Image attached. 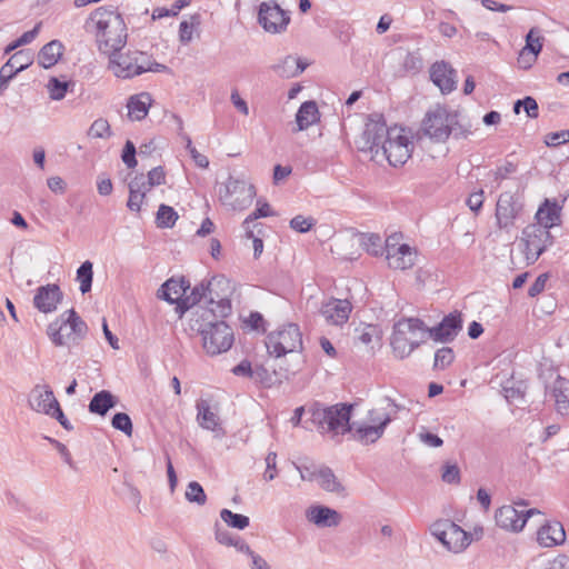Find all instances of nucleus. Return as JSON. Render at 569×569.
Masks as SVG:
<instances>
[{
	"label": "nucleus",
	"instance_id": "nucleus-30",
	"mask_svg": "<svg viewBox=\"0 0 569 569\" xmlns=\"http://www.w3.org/2000/svg\"><path fill=\"white\" fill-rule=\"evenodd\" d=\"M537 222L535 226H542L549 231L550 228L560 222V207L556 201L546 199L536 213Z\"/></svg>",
	"mask_w": 569,
	"mask_h": 569
},
{
	"label": "nucleus",
	"instance_id": "nucleus-54",
	"mask_svg": "<svg viewBox=\"0 0 569 569\" xmlns=\"http://www.w3.org/2000/svg\"><path fill=\"white\" fill-rule=\"evenodd\" d=\"M243 323L252 330L266 331V321L259 312H250V315L243 319Z\"/></svg>",
	"mask_w": 569,
	"mask_h": 569
},
{
	"label": "nucleus",
	"instance_id": "nucleus-22",
	"mask_svg": "<svg viewBox=\"0 0 569 569\" xmlns=\"http://www.w3.org/2000/svg\"><path fill=\"white\" fill-rule=\"evenodd\" d=\"M29 406L38 413L50 416L59 402L56 399L53 391L47 385H37L33 387L29 395Z\"/></svg>",
	"mask_w": 569,
	"mask_h": 569
},
{
	"label": "nucleus",
	"instance_id": "nucleus-28",
	"mask_svg": "<svg viewBox=\"0 0 569 569\" xmlns=\"http://www.w3.org/2000/svg\"><path fill=\"white\" fill-rule=\"evenodd\" d=\"M152 103V97L149 92L133 94L128 99V118L132 121L144 119Z\"/></svg>",
	"mask_w": 569,
	"mask_h": 569
},
{
	"label": "nucleus",
	"instance_id": "nucleus-21",
	"mask_svg": "<svg viewBox=\"0 0 569 569\" xmlns=\"http://www.w3.org/2000/svg\"><path fill=\"white\" fill-rule=\"evenodd\" d=\"M221 318L218 316L216 306H196L190 313L189 328L192 332L202 335L203 331H208L209 327L219 323Z\"/></svg>",
	"mask_w": 569,
	"mask_h": 569
},
{
	"label": "nucleus",
	"instance_id": "nucleus-32",
	"mask_svg": "<svg viewBox=\"0 0 569 569\" xmlns=\"http://www.w3.org/2000/svg\"><path fill=\"white\" fill-rule=\"evenodd\" d=\"M551 393L557 412L562 416L569 415V380L558 377L551 386Z\"/></svg>",
	"mask_w": 569,
	"mask_h": 569
},
{
	"label": "nucleus",
	"instance_id": "nucleus-7",
	"mask_svg": "<svg viewBox=\"0 0 569 569\" xmlns=\"http://www.w3.org/2000/svg\"><path fill=\"white\" fill-rule=\"evenodd\" d=\"M229 287V282L223 278H212L207 284H199L194 287L190 296L186 295L182 300L183 313L189 309H193L196 306H200V302L204 300L203 306H216L218 316L227 317L231 311L230 299L226 295H220L219 289Z\"/></svg>",
	"mask_w": 569,
	"mask_h": 569
},
{
	"label": "nucleus",
	"instance_id": "nucleus-45",
	"mask_svg": "<svg viewBox=\"0 0 569 569\" xmlns=\"http://www.w3.org/2000/svg\"><path fill=\"white\" fill-rule=\"evenodd\" d=\"M541 37H539L538 30L532 28L526 37L525 47V50H529L531 54L529 64L536 61L538 53L541 51Z\"/></svg>",
	"mask_w": 569,
	"mask_h": 569
},
{
	"label": "nucleus",
	"instance_id": "nucleus-16",
	"mask_svg": "<svg viewBox=\"0 0 569 569\" xmlns=\"http://www.w3.org/2000/svg\"><path fill=\"white\" fill-rule=\"evenodd\" d=\"M390 128L380 119L370 118L365 126L361 136L362 146L361 150L372 153V159L377 160L378 154L382 149V143L386 138H389Z\"/></svg>",
	"mask_w": 569,
	"mask_h": 569
},
{
	"label": "nucleus",
	"instance_id": "nucleus-36",
	"mask_svg": "<svg viewBox=\"0 0 569 569\" xmlns=\"http://www.w3.org/2000/svg\"><path fill=\"white\" fill-rule=\"evenodd\" d=\"M306 67L307 64L303 63L300 59L287 56L279 63L274 64L272 69L279 77L283 79H290L302 73Z\"/></svg>",
	"mask_w": 569,
	"mask_h": 569
},
{
	"label": "nucleus",
	"instance_id": "nucleus-55",
	"mask_svg": "<svg viewBox=\"0 0 569 569\" xmlns=\"http://www.w3.org/2000/svg\"><path fill=\"white\" fill-rule=\"evenodd\" d=\"M267 469L263 473L266 481H271L277 477V453L269 452L266 457Z\"/></svg>",
	"mask_w": 569,
	"mask_h": 569
},
{
	"label": "nucleus",
	"instance_id": "nucleus-33",
	"mask_svg": "<svg viewBox=\"0 0 569 569\" xmlns=\"http://www.w3.org/2000/svg\"><path fill=\"white\" fill-rule=\"evenodd\" d=\"M149 190L144 188L143 174H137L129 182V199L127 207L133 212H139L143 204L146 194Z\"/></svg>",
	"mask_w": 569,
	"mask_h": 569
},
{
	"label": "nucleus",
	"instance_id": "nucleus-18",
	"mask_svg": "<svg viewBox=\"0 0 569 569\" xmlns=\"http://www.w3.org/2000/svg\"><path fill=\"white\" fill-rule=\"evenodd\" d=\"M522 211V203L519 198L511 192H503L499 196L496 204V219L500 229H507L513 226L515 220Z\"/></svg>",
	"mask_w": 569,
	"mask_h": 569
},
{
	"label": "nucleus",
	"instance_id": "nucleus-14",
	"mask_svg": "<svg viewBox=\"0 0 569 569\" xmlns=\"http://www.w3.org/2000/svg\"><path fill=\"white\" fill-rule=\"evenodd\" d=\"M201 336L202 347L210 356L228 351L233 343L232 329L224 321H220L219 323L209 327V330L203 331Z\"/></svg>",
	"mask_w": 569,
	"mask_h": 569
},
{
	"label": "nucleus",
	"instance_id": "nucleus-35",
	"mask_svg": "<svg viewBox=\"0 0 569 569\" xmlns=\"http://www.w3.org/2000/svg\"><path fill=\"white\" fill-rule=\"evenodd\" d=\"M63 52V44L59 40H52L49 43L44 44L38 53V63L49 69L53 67L59 59L61 58Z\"/></svg>",
	"mask_w": 569,
	"mask_h": 569
},
{
	"label": "nucleus",
	"instance_id": "nucleus-20",
	"mask_svg": "<svg viewBox=\"0 0 569 569\" xmlns=\"http://www.w3.org/2000/svg\"><path fill=\"white\" fill-rule=\"evenodd\" d=\"M461 327V313L455 311L446 316L438 326L428 328V337L435 341L449 342L456 338Z\"/></svg>",
	"mask_w": 569,
	"mask_h": 569
},
{
	"label": "nucleus",
	"instance_id": "nucleus-9",
	"mask_svg": "<svg viewBox=\"0 0 569 569\" xmlns=\"http://www.w3.org/2000/svg\"><path fill=\"white\" fill-rule=\"evenodd\" d=\"M268 353L280 358L302 350V335L295 323L284 325L271 331L266 339Z\"/></svg>",
	"mask_w": 569,
	"mask_h": 569
},
{
	"label": "nucleus",
	"instance_id": "nucleus-8",
	"mask_svg": "<svg viewBox=\"0 0 569 569\" xmlns=\"http://www.w3.org/2000/svg\"><path fill=\"white\" fill-rule=\"evenodd\" d=\"M415 148L411 132L401 127L390 128L389 138L382 143L381 156L390 166L402 167L411 158Z\"/></svg>",
	"mask_w": 569,
	"mask_h": 569
},
{
	"label": "nucleus",
	"instance_id": "nucleus-4",
	"mask_svg": "<svg viewBox=\"0 0 569 569\" xmlns=\"http://www.w3.org/2000/svg\"><path fill=\"white\" fill-rule=\"evenodd\" d=\"M108 61V69L119 79H132L146 72H164L167 66L156 62L150 54L140 50L114 51Z\"/></svg>",
	"mask_w": 569,
	"mask_h": 569
},
{
	"label": "nucleus",
	"instance_id": "nucleus-15",
	"mask_svg": "<svg viewBox=\"0 0 569 569\" xmlns=\"http://www.w3.org/2000/svg\"><path fill=\"white\" fill-rule=\"evenodd\" d=\"M258 21L269 33H282L287 30L290 16L276 1L262 2L259 6Z\"/></svg>",
	"mask_w": 569,
	"mask_h": 569
},
{
	"label": "nucleus",
	"instance_id": "nucleus-50",
	"mask_svg": "<svg viewBox=\"0 0 569 569\" xmlns=\"http://www.w3.org/2000/svg\"><path fill=\"white\" fill-rule=\"evenodd\" d=\"M453 351L449 347H443L437 350L435 355L433 368L437 370H443L453 361Z\"/></svg>",
	"mask_w": 569,
	"mask_h": 569
},
{
	"label": "nucleus",
	"instance_id": "nucleus-12",
	"mask_svg": "<svg viewBox=\"0 0 569 569\" xmlns=\"http://www.w3.org/2000/svg\"><path fill=\"white\" fill-rule=\"evenodd\" d=\"M552 242L550 231L542 226L528 224L521 232L518 249L527 266L535 263Z\"/></svg>",
	"mask_w": 569,
	"mask_h": 569
},
{
	"label": "nucleus",
	"instance_id": "nucleus-11",
	"mask_svg": "<svg viewBox=\"0 0 569 569\" xmlns=\"http://www.w3.org/2000/svg\"><path fill=\"white\" fill-rule=\"evenodd\" d=\"M256 197V188L244 179L229 177L219 188V199L223 206L234 211L248 208Z\"/></svg>",
	"mask_w": 569,
	"mask_h": 569
},
{
	"label": "nucleus",
	"instance_id": "nucleus-1",
	"mask_svg": "<svg viewBox=\"0 0 569 569\" xmlns=\"http://www.w3.org/2000/svg\"><path fill=\"white\" fill-rule=\"evenodd\" d=\"M352 406L336 405L332 407H313L311 421L320 432L333 436L351 432L352 438L361 443L369 445L378 441L385 431L367 422L350 423Z\"/></svg>",
	"mask_w": 569,
	"mask_h": 569
},
{
	"label": "nucleus",
	"instance_id": "nucleus-23",
	"mask_svg": "<svg viewBox=\"0 0 569 569\" xmlns=\"http://www.w3.org/2000/svg\"><path fill=\"white\" fill-rule=\"evenodd\" d=\"M430 78L442 93H450L457 86V71L447 62H435L430 68Z\"/></svg>",
	"mask_w": 569,
	"mask_h": 569
},
{
	"label": "nucleus",
	"instance_id": "nucleus-6",
	"mask_svg": "<svg viewBox=\"0 0 569 569\" xmlns=\"http://www.w3.org/2000/svg\"><path fill=\"white\" fill-rule=\"evenodd\" d=\"M428 327L418 318H402L393 326L391 347L397 358L403 359L426 341Z\"/></svg>",
	"mask_w": 569,
	"mask_h": 569
},
{
	"label": "nucleus",
	"instance_id": "nucleus-62",
	"mask_svg": "<svg viewBox=\"0 0 569 569\" xmlns=\"http://www.w3.org/2000/svg\"><path fill=\"white\" fill-rule=\"evenodd\" d=\"M483 203V191L471 193L467 199V204L473 212H478Z\"/></svg>",
	"mask_w": 569,
	"mask_h": 569
},
{
	"label": "nucleus",
	"instance_id": "nucleus-61",
	"mask_svg": "<svg viewBox=\"0 0 569 569\" xmlns=\"http://www.w3.org/2000/svg\"><path fill=\"white\" fill-rule=\"evenodd\" d=\"M547 280H548V276L547 274H540L535 280V282L530 286V288L528 290V295L530 297H536L539 293H541L545 290Z\"/></svg>",
	"mask_w": 569,
	"mask_h": 569
},
{
	"label": "nucleus",
	"instance_id": "nucleus-25",
	"mask_svg": "<svg viewBox=\"0 0 569 569\" xmlns=\"http://www.w3.org/2000/svg\"><path fill=\"white\" fill-rule=\"evenodd\" d=\"M190 283L184 278L167 280L160 288L158 297L169 303H177V309L183 313L182 300L186 298Z\"/></svg>",
	"mask_w": 569,
	"mask_h": 569
},
{
	"label": "nucleus",
	"instance_id": "nucleus-37",
	"mask_svg": "<svg viewBox=\"0 0 569 569\" xmlns=\"http://www.w3.org/2000/svg\"><path fill=\"white\" fill-rule=\"evenodd\" d=\"M117 403L116 397L107 390L97 392L90 403L89 411L100 416H104L109 409L113 408Z\"/></svg>",
	"mask_w": 569,
	"mask_h": 569
},
{
	"label": "nucleus",
	"instance_id": "nucleus-5",
	"mask_svg": "<svg viewBox=\"0 0 569 569\" xmlns=\"http://www.w3.org/2000/svg\"><path fill=\"white\" fill-rule=\"evenodd\" d=\"M88 332L87 323L78 316L74 309L61 313L49 323L47 335L56 347L69 350L79 346Z\"/></svg>",
	"mask_w": 569,
	"mask_h": 569
},
{
	"label": "nucleus",
	"instance_id": "nucleus-29",
	"mask_svg": "<svg viewBox=\"0 0 569 569\" xmlns=\"http://www.w3.org/2000/svg\"><path fill=\"white\" fill-rule=\"evenodd\" d=\"M196 408L197 421L201 428L210 431H217L218 429H220V418L218 416V412L211 407L208 400H198Z\"/></svg>",
	"mask_w": 569,
	"mask_h": 569
},
{
	"label": "nucleus",
	"instance_id": "nucleus-13",
	"mask_svg": "<svg viewBox=\"0 0 569 569\" xmlns=\"http://www.w3.org/2000/svg\"><path fill=\"white\" fill-rule=\"evenodd\" d=\"M397 234L390 236L386 240L387 261L390 268L395 270H408L416 264L417 250L407 243H398Z\"/></svg>",
	"mask_w": 569,
	"mask_h": 569
},
{
	"label": "nucleus",
	"instance_id": "nucleus-58",
	"mask_svg": "<svg viewBox=\"0 0 569 569\" xmlns=\"http://www.w3.org/2000/svg\"><path fill=\"white\" fill-rule=\"evenodd\" d=\"M122 161L127 164L128 168H134L137 166L136 147L131 141L126 142L122 152Z\"/></svg>",
	"mask_w": 569,
	"mask_h": 569
},
{
	"label": "nucleus",
	"instance_id": "nucleus-38",
	"mask_svg": "<svg viewBox=\"0 0 569 569\" xmlns=\"http://www.w3.org/2000/svg\"><path fill=\"white\" fill-rule=\"evenodd\" d=\"M317 481L326 491L339 493L343 490V487L329 467L321 466L318 468Z\"/></svg>",
	"mask_w": 569,
	"mask_h": 569
},
{
	"label": "nucleus",
	"instance_id": "nucleus-10",
	"mask_svg": "<svg viewBox=\"0 0 569 569\" xmlns=\"http://www.w3.org/2000/svg\"><path fill=\"white\" fill-rule=\"evenodd\" d=\"M430 533L450 552L461 553L471 543V535L449 519H440L430 526Z\"/></svg>",
	"mask_w": 569,
	"mask_h": 569
},
{
	"label": "nucleus",
	"instance_id": "nucleus-52",
	"mask_svg": "<svg viewBox=\"0 0 569 569\" xmlns=\"http://www.w3.org/2000/svg\"><path fill=\"white\" fill-rule=\"evenodd\" d=\"M316 224L312 217L298 214L290 220V228L297 232H308Z\"/></svg>",
	"mask_w": 569,
	"mask_h": 569
},
{
	"label": "nucleus",
	"instance_id": "nucleus-42",
	"mask_svg": "<svg viewBox=\"0 0 569 569\" xmlns=\"http://www.w3.org/2000/svg\"><path fill=\"white\" fill-rule=\"evenodd\" d=\"M178 219V213L172 207L161 204L157 212V224L160 228H171Z\"/></svg>",
	"mask_w": 569,
	"mask_h": 569
},
{
	"label": "nucleus",
	"instance_id": "nucleus-44",
	"mask_svg": "<svg viewBox=\"0 0 569 569\" xmlns=\"http://www.w3.org/2000/svg\"><path fill=\"white\" fill-rule=\"evenodd\" d=\"M70 86H72L71 82L60 81L57 78H51L47 84L49 97L52 100H62Z\"/></svg>",
	"mask_w": 569,
	"mask_h": 569
},
{
	"label": "nucleus",
	"instance_id": "nucleus-34",
	"mask_svg": "<svg viewBox=\"0 0 569 569\" xmlns=\"http://www.w3.org/2000/svg\"><path fill=\"white\" fill-rule=\"evenodd\" d=\"M319 120V110L315 101L303 102L296 114V131H303Z\"/></svg>",
	"mask_w": 569,
	"mask_h": 569
},
{
	"label": "nucleus",
	"instance_id": "nucleus-64",
	"mask_svg": "<svg viewBox=\"0 0 569 569\" xmlns=\"http://www.w3.org/2000/svg\"><path fill=\"white\" fill-rule=\"evenodd\" d=\"M193 28L187 22L182 21L179 26V39L182 43H189L192 40Z\"/></svg>",
	"mask_w": 569,
	"mask_h": 569
},
{
	"label": "nucleus",
	"instance_id": "nucleus-40",
	"mask_svg": "<svg viewBox=\"0 0 569 569\" xmlns=\"http://www.w3.org/2000/svg\"><path fill=\"white\" fill-rule=\"evenodd\" d=\"M221 520L229 527L243 530L249 526V518L240 513H233L229 509L220 511Z\"/></svg>",
	"mask_w": 569,
	"mask_h": 569
},
{
	"label": "nucleus",
	"instance_id": "nucleus-49",
	"mask_svg": "<svg viewBox=\"0 0 569 569\" xmlns=\"http://www.w3.org/2000/svg\"><path fill=\"white\" fill-rule=\"evenodd\" d=\"M521 107H523L529 118L536 119L538 117V103L532 97H526L522 100H517L513 104V112L519 114Z\"/></svg>",
	"mask_w": 569,
	"mask_h": 569
},
{
	"label": "nucleus",
	"instance_id": "nucleus-60",
	"mask_svg": "<svg viewBox=\"0 0 569 569\" xmlns=\"http://www.w3.org/2000/svg\"><path fill=\"white\" fill-rule=\"evenodd\" d=\"M419 439L427 446L429 447H435V448H438V447H441L443 441L441 438H439L437 435H433L431 432H428V431H421L419 432L418 435Z\"/></svg>",
	"mask_w": 569,
	"mask_h": 569
},
{
	"label": "nucleus",
	"instance_id": "nucleus-57",
	"mask_svg": "<svg viewBox=\"0 0 569 569\" xmlns=\"http://www.w3.org/2000/svg\"><path fill=\"white\" fill-rule=\"evenodd\" d=\"M566 142H569V130L552 132L546 137V143L551 147H557Z\"/></svg>",
	"mask_w": 569,
	"mask_h": 569
},
{
	"label": "nucleus",
	"instance_id": "nucleus-19",
	"mask_svg": "<svg viewBox=\"0 0 569 569\" xmlns=\"http://www.w3.org/2000/svg\"><path fill=\"white\" fill-rule=\"evenodd\" d=\"M352 311V305L348 299H330L322 303L320 313L328 325H345Z\"/></svg>",
	"mask_w": 569,
	"mask_h": 569
},
{
	"label": "nucleus",
	"instance_id": "nucleus-46",
	"mask_svg": "<svg viewBox=\"0 0 569 569\" xmlns=\"http://www.w3.org/2000/svg\"><path fill=\"white\" fill-rule=\"evenodd\" d=\"M186 499L189 502H194L199 506H203L207 501V496L203 488L197 481H191L186 489Z\"/></svg>",
	"mask_w": 569,
	"mask_h": 569
},
{
	"label": "nucleus",
	"instance_id": "nucleus-3",
	"mask_svg": "<svg viewBox=\"0 0 569 569\" xmlns=\"http://www.w3.org/2000/svg\"><path fill=\"white\" fill-rule=\"evenodd\" d=\"M421 131L435 142H445L452 133L456 138H467L471 133L469 123H461L457 111L450 112L437 106L429 110L422 120Z\"/></svg>",
	"mask_w": 569,
	"mask_h": 569
},
{
	"label": "nucleus",
	"instance_id": "nucleus-59",
	"mask_svg": "<svg viewBox=\"0 0 569 569\" xmlns=\"http://www.w3.org/2000/svg\"><path fill=\"white\" fill-rule=\"evenodd\" d=\"M459 475L460 471L456 465H448L442 472V480L448 483H455L459 481Z\"/></svg>",
	"mask_w": 569,
	"mask_h": 569
},
{
	"label": "nucleus",
	"instance_id": "nucleus-27",
	"mask_svg": "<svg viewBox=\"0 0 569 569\" xmlns=\"http://www.w3.org/2000/svg\"><path fill=\"white\" fill-rule=\"evenodd\" d=\"M566 532L562 525L558 521L543 525L537 532V541L540 546L550 548L563 543Z\"/></svg>",
	"mask_w": 569,
	"mask_h": 569
},
{
	"label": "nucleus",
	"instance_id": "nucleus-39",
	"mask_svg": "<svg viewBox=\"0 0 569 569\" xmlns=\"http://www.w3.org/2000/svg\"><path fill=\"white\" fill-rule=\"evenodd\" d=\"M92 267V262L87 260L77 270V280L80 282V291L82 293H87L91 290L93 278Z\"/></svg>",
	"mask_w": 569,
	"mask_h": 569
},
{
	"label": "nucleus",
	"instance_id": "nucleus-63",
	"mask_svg": "<svg viewBox=\"0 0 569 569\" xmlns=\"http://www.w3.org/2000/svg\"><path fill=\"white\" fill-rule=\"evenodd\" d=\"M516 171L515 164L508 162L507 164L499 167L496 171L492 172L495 177V181L499 183L501 180L506 179L509 174Z\"/></svg>",
	"mask_w": 569,
	"mask_h": 569
},
{
	"label": "nucleus",
	"instance_id": "nucleus-51",
	"mask_svg": "<svg viewBox=\"0 0 569 569\" xmlns=\"http://www.w3.org/2000/svg\"><path fill=\"white\" fill-rule=\"evenodd\" d=\"M111 425L114 429L122 431L127 436H131L133 428L130 417L124 412H118L113 416Z\"/></svg>",
	"mask_w": 569,
	"mask_h": 569
},
{
	"label": "nucleus",
	"instance_id": "nucleus-43",
	"mask_svg": "<svg viewBox=\"0 0 569 569\" xmlns=\"http://www.w3.org/2000/svg\"><path fill=\"white\" fill-rule=\"evenodd\" d=\"M258 207L257 209L243 221V227L247 231V234L249 238H252V231L250 230V223L261 217H270L273 216V212L271 210V207L267 202H261L258 200L257 202Z\"/></svg>",
	"mask_w": 569,
	"mask_h": 569
},
{
	"label": "nucleus",
	"instance_id": "nucleus-53",
	"mask_svg": "<svg viewBox=\"0 0 569 569\" xmlns=\"http://www.w3.org/2000/svg\"><path fill=\"white\" fill-rule=\"evenodd\" d=\"M363 247L368 253L379 256L382 253V240L378 234H369L363 238Z\"/></svg>",
	"mask_w": 569,
	"mask_h": 569
},
{
	"label": "nucleus",
	"instance_id": "nucleus-2",
	"mask_svg": "<svg viewBox=\"0 0 569 569\" xmlns=\"http://www.w3.org/2000/svg\"><path fill=\"white\" fill-rule=\"evenodd\" d=\"M90 19L96 26V41L101 53L110 56L123 49L128 38L127 26L117 10L100 7Z\"/></svg>",
	"mask_w": 569,
	"mask_h": 569
},
{
	"label": "nucleus",
	"instance_id": "nucleus-47",
	"mask_svg": "<svg viewBox=\"0 0 569 569\" xmlns=\"http://www.w3.org/2000/svg\"><path fill=\"white\" fill-rule=\"evenodd\" d=\"M88 134L92 138L106 139L111 137V128L107 119L99 118L92 122Z\"/></svg>",
	"mask_w": 569,
	"mask_h": 569
},
{
	"label": "nucleus",
	"instance_id": "nucleus-17",
	"mask_svg": "<svg viewBox=\"0 0 569 569\" xmlns=\"http://www.w3.org/2000/svg\"><path fill=\"white\" fill-rule=\"evenodd\" d=\"M536 513L540 511L538 509L518 510L515 506L507 505L497 509L495 520L497 526L505 530L520 532L528 518Z\"/></svg>",
	"mask_w": 569,
	"mask_h": 569
},
{
	"label": "nucleus",
	"instance_id": "nucleus-56",
	"mask_svg": "<svg viewBox=\"0 0 569 569\" xmlns=\"http://www.w3.org/2000/svg\"><path fill=\"white\" fill-rule=\"evenodd\" d=\"M214 537L219 543L231 547L238 536L232 535L228 530L221 528L219 523H216Z\"/></svg>",
	"mask_w": 569,
	"mask_h": 569
},
{
	"label": "nucleus",
	"instance_id": "nucleus-26",
	"mask_svg": "<svg viewBox=\"0 0 569 569\" xmlns=\"http://www.w3.org/2000/svg\"><path fill=\"white\" fill-rule=\"evenodd\" d=\"M32 62V54L28 50L16 52L0 69L1 86H7L19 71L28 68Z\"/></svg>",
	"mask_w": 569,
	"mask_h": 569
},
{
	"label": "nucleus",
	"instance_id": "nucleus-31",
	"mask_svg": "<svg viewBox=\"0 0 569 569\" xmlns=\"http://www.w3.org/2000/svg\"><path fill=\"white\" fill-rule=\"evenodd\" d=\"M308 519L318 527H337L341 521V516L331 508L317 506L309 509Z\"/></svg>",
	"mask_w": 569,
	"mask_h": 569
},
{
	"label": "nucleus",
	"instance_id": "nucleus-48",
	"mask_svg": "<svg viewBox=\"0 0 569 569\" xmlns=\"http://www.w3.org/2000/svg\"><path fill=\"white\" fill-rule=\"evenodd\" d=\"M144 188L149 191L157 186L166 183V172L162 167H156L151 169L147 177L143 174Z\"/></svg>",
	"mask_w": 569,
	"mask_h": 569
},
{
	"label": "nucleus",
	"instance_id": "nucleus-41",
	"mask_svg": "<svg viewBox=\"0 0 569 569\" xmlns=\"http://www.w3.org/2000/svg\"><path fill=\"white\" fill-rule=\"evenodd\" d=\"M390 413L385 408H375L368 411L367 420L365 422L375 427H380L382 431L390 423Z\"/></svg>",
	"mask_w": 569,
	"mask_h": 569
},
{
	"label": "nucleus",
	"instance_id": "nucleus-24",
	"mask_svg": "<svg viewBox=\"0 0 569 569\" xmlns=\"http://www.w3.org/2000/svg\"><path fill=\"white\" fill-rule=\"evenodd\" d=\"M62 297L63 293L58 284L50 283L41 286L37 289L33 298V305L39 311L49 313L57 309V306L62 300Z\"/></svg>",
	"mask_w": 569,
	"mask_h": 569
}]
</instances>
